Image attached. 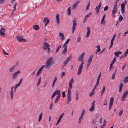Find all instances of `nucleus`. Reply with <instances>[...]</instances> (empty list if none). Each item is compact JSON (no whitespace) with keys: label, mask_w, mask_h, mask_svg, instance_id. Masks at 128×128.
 <instances>
[{"label":"nucleus","mask_w":128,"mask_h":128,"mask_svg":"<svg viewBox=\"0 0 128 128\" xmlns=\"http://www.w3.org/2000/svg\"><path fill=\"white\" fill-rule=\"evenodd\" d=\"M54 64L53 62V58L51 56L48 58L46 62L45 65H44L42 66L38 70L37 72L36 75L38 76L41 73L42 70L45 66V68L48 69H49L50 66Z\"/></svg>","instance_id":"1"},{"label":"nucleus","mask_w":128,"mask_h":128,"mask_svg":"<svg viewBox=\"0 0 128 128\" xmlns=\"http://www.w3.org/2000/svg\"><path fill=\"white\" fill-rule=\"evenodd\" d=\"M84 53L83 52L80 55L78 58V59L80 62L82 61V62L79 66V67L78 69V71L77 72V74L78 75H80L82 69L83 68V66L84 63V60H83L84 58Z\"/></svg>","instance_id":"2"},{"label":"nucleus","mask_w":128,"mask_h":128,"mask_svg":"<svg viewBox=\"0 0 128 128\" xmlns=\"http://www.w3.org/2000/svg\"><path fill=\"white\" fill-rule=\"evenodd\" d=\"M69 87L68 88L67 95V102L68 104H69L71 100L70 96L71 92L70 90L72 88V84H69Z\"/></svg>","instance_id":"3"},{"label":"nucleus","mask_w":128,"mask_h":128,"mask_svg":"<svg viewBox=\"0 0 128 128\" xmlns=\"http://www.w3.org/2000/svg\"><path fill=\"white\" fill-rule=\"evenodd\" d=\"M76 18H74L72 20L73 23V26L72 27V32L74 33V30L76 28V27L77 25V23L76 21Z\"/></svg>","instance_id":"4"},{"label":"nucleus","mask_w":128,"mask_h":128,"mask_svg":"<svg viewBox=\"0 0 128 128\" xmlns=\"http://www.w3.org/2000/svg\"><path fill=\"white\" fill-rule=\"evenodd\" d=\"M50 46V45L48 43L46 42H44L43 44L42 48L44 50H46L48 47Z\"/></svg>","instance_id":"5"},{"label":"nucleus","mask_w":128,"mask_h":128,"mask_svg":"<svg viewBox=\"0 0 128 128\" xmlns=\"http://www.w3.org/2000/svg\"><path fill=\"white\" fill-rule=\"evenodd\" d=\"M20 71L18 70L14 73L12 75V78L13 80H15L18 75L20 73Z\"/></svg>","instance_id":"6"},{"label":"nucleus","mask_w":128,"mask_h":128,"mask_svg":"<svg viewBox=\"0 0 128 128\" xmlns=\"http://www.w3.org/2000/svg\"><path fill=\"white\" fill-rule=\"evenodd\" d=\"M114 100V98L113 97H111L110 98V103L109 104V110H110L112 108V107L113 103V101Z\"/></svg>","instance_id":"7"},{"label":"nucleus","mask_w":128,"mask_h":128,"mask_svg":"<svg viewBox=\"0 0 128 128\" xmlns=\"http://www.w3.org/2000/svg\"><path fill=\"white\" fill-rule=\"evenodd\" d=\"M6 29L4 28H1L0 30V34L1 36H4L6 34L5 31Z\"/></svg>","instance_id":"8"},{"label":"nucleus","mask_w":128,"mask_h":128,"mask_svg":"<svg viewBox=\"0 0 128 128\" xmlns=\"http://www.w3.org/2000/svg\"><path fill=\"white\" fill-rule=\"evenodd\" d=\"M16 38L20 42H26V40L22 36H16Z\"/></svg>","instance_id":"9"},{"label":"nucleus","mask_w":128,"mask_h":128,"mask_svg":"<svg viewBox=\"0 0 128 128\" xmlns=\"http://www.w3.org/2000/svg\"><path fill=\"white\" fill-rule=\"evenodd\" d=\"M128 94V91H126L123 94L122 97V101H123L124 100L125 98L127 96V95Z\"/></svg>","instance_id":"10"},{"label":"nucleus","mask_w":128,"mask_h":128,"mask_svg":"<svg viewBox=\"0 0 128 128\" xmlns=\"http://www.w3.org/2000/svg\"><path fill=\"white\" fill-rule=\"evenodd\" d=\"M50 20L47 17L44 19L43 22L45 24V26H46L47 24L49 22Z\"/></svg>","instance_id":"11"},{"label":"nucleus","mask_w":128,"mask_h":128,"mask_svg":"<svg viewBox=\"0 0 128 128\" xmlns=\"http://www.w3.org/2000/svg\"><path fill=\"white\" fill-rule=\"evenodd\" d=\"M101 2H100L98 5V6L96 7L95 8L96 12L97 14H98L99 13V10L101 6Z\"/></svg>","instance_id":"12"},{"label":"nucleus","mask_w":128,"mask_h":128,"mask_svg":"<svg viewBox=\"0 0 128 128\" xmlns=\"http://www.w3.org/2000/svg\"><path fill=\"white\" fill-rule=\"evenodd\" d=\"M116 34H115L113 36V37H112V40H111V42H110L111 44H110V46L109 47V49H110V48L112 47V46L113 45V42L115 39V38L116 37Z\"/></svg>","instance_id":"13"},{"label":"nucleus","mask_w":128,"mask_h":128,"mask_svg":"<svg viewBox=\"0 0 128 128\" xmlns=\"http://www.w3.org/2000/svg\"><path fill=\"white\" fill-rule=\"evenodd\" d=\"M14 88V86H12L11 88V90L10 92V94L11 96V99H12L13 98V89Z\"/></svg>","instance_id":"14"},{"label":"nucleus","mask_w":128,"mask_h":128,"mask_svg":"<svg viewBox=\"0 0 128 128\" xmlns=\"http://www.w3.org/2000/svg\"><path fill=\"white\" fill-rule=\"evenodd\" d=\"M56 21L58 24H59L60 23V18L58 14H57L56 15Z\"/></svg>","instance_id":"15"},{"label":"nucleus","mask_w":128,"mask_h":128,"mask_svg":"<svg viewBox=\"0 0 128 128\" xmlns=\"http://www.w3.org/2000/svg\"><path fill=\"white\" fill-rule=\"evenodd\" d=\"M33 28L34 30H39L40 28L37 25H33Z\"/></svg>","instance_id":"16"},{"label":"nucleus","mask_w":128,"mask_h":128,"mask_svg":"<svg viewBox=\"0 0 128 128\" xmlns=\"http://www.w3.org/2000/svg\"><path fill=\"white\" fill-rule=\"evenodd\" d=\"M59 35L60 36V39L62 40L64 39V36L63 34L61 32H60Z\"/></svg>","instance_id":"17"},{"label":"nucleus","mask_w":128,"mask_h":128,"mask_svg":"<svg viewBox=\"0 0 128 128\" xmlns=\"http://www.w3.org/2000/svg\"><path fill=\"white\" fill-rule=\"evenodd\" d=\"M92 57L93 56L92 55L90 56L89 58L88 59L87 62L91 63Z\"/></svg>","instance_id":"18"},{"label":"nucleus","mask_w":128,"mask_h":128,"mask_svg":"<svg viewBox=\"0 0 128 128\" xmlns=\"http://www.w3.org/2000/svg\"><path fill=\"white\" fill-rule=\"evenodd\" d=\"M122 53V52L120 51H118L114 52L115 55L117 57H118L119 54Z\"/></svg>","instance_id":"19"},{"label":"nucleus","mask_w":128,"mask_h":128,"mask_svg":"<svg viewBox=\"0 0 128 128\" xmlns=\"http://www.w3.org/2000/svg\"><path fill=\"white\" fill-rule=\"evenodd\" d=\"M96 47L98 48L96 51V54H97L98 52H99L100 51V46H96Z\"/></svg>","instance_id":"20"},{"label":"nucleus","mask_w":128,"mask_h":128,"mask_svg":"<svg viewBox=\"0 0 128 128\" xmlns=\"http://www.w3.org/2000/svg\"><path fill=\"white\" fill-rule=\"evenodd\" d=\"M123 86V84L121 83L120 84V87H119V92H121L122 91V88Z\"/></svg>","instance_id":"21"},{"label":"nucleus","mask_w":128,"mask_h":128,"mask_svg":"<svg viewBox=\"0 0 128 128\" xmlns=\"http://www.w3.org/2000/svg\"><path fill=\"white\" fill-rule=\"evenodd\" d=\"M79 2V1L78 2H76L75 4H74L72 6V9H75L76 8V7L77 6V4L78 2Z\"/></svg>","instance_id":"22"},{"label":"nucleus","mask_w":128,"mask_h":128,"mask_svg":"<svg viewBox=\"0 0 128 128\" xmlns=\"http://www.w3.org/2000/svg\"><path fill=\"white\" fill-rule=\"evenodd\" d=\"M60 90H56L54 92L55 94H57L58 95H60Z\"/></svg>","instance_id":"23"},{"label":"nucleus","mask_w":128,"mask_h":128,"mask_svg":"<svg viewBox=\"0 0 128 128\" xmlns=\"http://www.w3.org/2000/svg\"><path fill=\"white\" fill-rule=\"evenodd\" d=\"M71 7H69L67 10V14L68 15H70V14L71 13V10L70 9Z\"/></svg>","instance_id":"24"},{"label":"nucleus","mask_w":128,"mask_h":128,"mask_svg":"<svg viewBox=\"0 0 128 128\" xmlns=\"http://www.w3.org/2000/svg\"><path fill=\"white\" fill-rule=\"evenodd\" d=\"M117 11L116 8L115 7H114L113 10L112 11V15H113L114 14L115 12Z\"/></svg>","instance_id":"25"},{"label":"nucleus","mask_w":128,"mask_h":128,"mask_svg":"<svg viewBox=\"0 0 128 128\" xmlns=\"http://www.w3.org/2000/svg\"><path fill=\"white\" fill-rule=\"evenodd\" d=\"M67 45H66L64 47V49L62 52V53L63 54H64L67 51Z\"/></svg>","instance_id":"26"},{"label":"nucleus","mask_w":128,"mask_h":128,"mask_svg":"<svg viewBox=\"0 0 128 128\" xmlns=\"http://www.w3.org/2000/svg\"><path fill=\"white\" fill-rule=\"evenodd\" d=\"M60 95H58L56 97V98L55 100L54 103H56L58 100L60 98Z\"/></svg>","instance_id":"27"},{"label":"nucleus","mask_w":128,"mask_h":128,"mask_svg":"<svg viewBox=\"0 0 128 128\" xmlns=\"http://www.w3.org/2000/svg\"><path fill=\"white\" fill-rule=\"evenodd\" d=\"M16 66H12V68H11L9 70V71L10 72H12L14 70L15 67Z\"/></svg>","instance_id":"28"},{"label":"nucleus","mask_w":128,"mask_h":128,"mask_svg":"<svg viewBox=\"0 0 128 128\" xmlns=\"http://www.w3.org/2000/svg\"><path fill=\"white\" fill-rule=\"evenodd\" d=\"M128 82V76L125 77L124 80V82L126 83Z\"/></svg>","instance_id":"29"},{"label":"nucleus","mask_w":128,"mask_h":128,"mask_svg":"<svg viewBox=\"0 0 128 128\" xmlns=\"http://www.w3.org/2000/svg\"><path fill=\"white\" fill-rule=\"evenodd\" d=\"M57 78H56V77H55L54 78V80L53 82L52 85V87H53L54 86V84H55V82H56L57 80Z\"/></svg>","instance_id":"30"},{"label":"nucleus","mask_w":128,"mask_h":128,"mask_svg":"<svg viewBox=\"0 0 128 128\" xmlns=\"http://www.w3.org/2000/svg\"><path fill=\"white\" fill-rule=\"evenodd\" d=\"M92 14L91 12L90 13L87 15H86L84 17V18H86L87 19V18L88 17H90L91 15Z\"/></svg>","instance_id":"31"},{"label":"nucleus","mask_w":128,"mask_h":128,"mask_svg":"<svg viewBox=\"0 0 128 128\" xmlns=\"http://www.w3.org/2000/svg\"><path fill=\"white\" fill-rule=\"evenodd\" d=\"M42 112L40 114L39 116V118L38 119V121L39 122H40V120H41L42 118Z\"/></svg>","instance_id":"32"},{"label":"nucleus","mask_w":128,"mask_h":128,"mask_svg":"<svg viewBox=\"0 0 128 128\" xmlns=\"http://www.w3.org/2000/svg\"><path fill=\"white\" fill-rule=\"evenodd\" d=\"M70 40L68 39L67 40L66 42L64 44L62 48L65 47L66 44H67L69 42Z\"/></svg>","instance_id":"33"},{"label":"nucleus","mask_w":128,"mask_h":128,"mask_svg":"<svg viewBox=\"0 0 128 128\" xmlns=\"http://www.w3.org/2000/svg\"><path fill=\"white\" fill-rule=\"evenodd\" d=\"M105 86H104L103 87V88L102 89V90L101 93V96H102L104 94V92L105 91Z\"/></svg>","instance_id":"34"},{"label":"nucleus","mask_w":128,"mask_h":128,"mask_svg":"<svg viewBox=\"0 0 128 128\" xmlns=\"http://www.w3.org/2000/svg\"><path fill=\"white\" fill-rule=\"evenodd\" d=\"M94 90H92L91 92H90L89 94V96H90L91 97L94 94Z\"/></svg>","instance_id":"35"},{"label":"nucleus","mask_w":128,"mask_h":128,"mask_svg":"<svg viewBox=\"0 0 128 128\" xmlns=\"http://www.w3.org/2000/svg\"><path fill=\"white\" fill-rule=\"evenodd\" d=\"M123 19V17L122 15H120L119 17L118 20L119 21H121Z\"/></svg>","instance_id":"36"},{"label":"nucleus","mask_w":128,"mask_h":128,"mask_svg":"<svg viewBox=\"0 0 128 128\" xmlns=\"http://www.w3.org/2000/svg\"><path fill=\"white\" fill-rule=\"evenodd\" d=\"M85 112V111L84 110H82V112L81 114V115L80 118H82L83 116L84 115Z\"/></svg>","instance_id":"37"},{"label":"nucleus","mask_w":128,"mask_h":128,"mask_svg":"<svg viewBox=\"0 0 128 128\" xmlns=\"http://www.w3.org/2000/svg\"><path fill=\"white\" fill-rule=\"evenodd\" d=\"M61 46L60 45L58 46L56 49V52H57L59 50L61 47Z\"/></svg>","instance_id":"38"},{"label":"nucleus","mask_w":128,"mask_h":128,"mask_svg":"<svg viewBox=\"0 0 128 128\" xmlns=\"http://www.w3.org/2000/svg\"><path fill=\"white\" fill-rule=\"evenodd\" d=\"M74 82V79L72 78L70 80V82H69V84H72Z\"/></svg>","instance_id":"39"},{"label":"nucleus","mask_w":128,"mask_h":128,"mask_svg":"<svg viewBox=\"0 0 128 128\" xmlns=\"http://www.w3.org/2000/svg\"><path fill=\"white\" fill-rule=\"evenodd\" d=\"M113 64L111 63L110 65V70H111V69L112 68H113L114 67L113 66Z\"/></svg>","instance_id":"40"},{"label":"nucleus","mask_w":128,"mask_h":128,"mask_svg":"<svg viewBox=\"0 0 128 128\" xmlns=\"http://www.w3.org/2000/svg\"><path fill=\"white\" fill-rule=\"evenodd\" d=\"M116 74H115V73H113V74L112 77V79L113 80L114 79L115 76Z\"/></svg>","instance_id":"41"},{"label":"nucleus","mask_w":128,"mask_h":128,"mask_svg":"<svg viewBox=\"0 0 128 128\" xmlns=\"http://www.w3.org/2000/svg\"><path fill=\"white\" fill-rule=\"evenodd\" d=\"M17 5V3H16L14 7V11H15L16 9V7Z\"/></svg>","instance_id":"42"},{"label":"nucleus","mask_w":128,"mask_h":128,"mask_svg":"<svg viewBox=\"0 0 128 128\" xmlns=\"http://www.w3.org/2000/svg\"><path fill=\"white\" fill-rule=\"evenodd\" d=\"M53 104L52 103V102L51 103V104H50V107L49 109L50 110H51L52 109V106H53Z\"/></svg>","instance_id":"43"},{"label":"nucleus","mask_w":128,"mask_h":128,"mask_svg":"<svg viewBox=\"0 0 128 128\" xmlns=\"http://www.w3.org/2000/svg\"><path fill=\"white\" fill-rule=\"evenodd\" d=\"M125 4H124V3L123 2L121 5V8H125Z\"/></svg>","instance_id":"44"},{"label":"nucleus","mask_w":128,"mask_h":128,"mask_svg":"<svg viewBox=\"0 0 128 128\" xmlns=\"http://www.w3.org/2000/svg\"><path fill=\"white\" fill-rule=\"evenodd\" d=\"M94 103H95V101H94L92 104V106L91 107L94 108Z\"/></svg>","instance_id":"45"},{"label":"nucleus","mask_w":128,"mask_h":128,"mask_svg":"<svg viewBox=\"0 0 128 128\" xmlns=\"http://www.w3.org/2000/svg\"><path fill=\"white\" fill-rule=\"evenodd\" d=\"M108 6H106L104 8V11L107 10L108 9Z\"/></svg>","instance_id":"46"},{"label":"nucleus","mask_w":128,"mask_h":128,"mask_svg":"<svg viewBox=\"0 0 128 128\" xmlns=\"http://www.w3.org/2000/svg\"><path fill=\"white\" fill-rule=\"evenodd\" d=\"M62 97L64 98L66 96L65 94V92L64 91L62 93Z\"/></svg>","instance_id":"47"},{"label":"nucleus","mask_w":128,"mask_h":128,"mask_svg":"<svg viewBox=\"0 0 128 128\" xmlns=\"http://www.w3.org/2000/svg\"><path fill=\"white\" fill-rule=\"evenodd\" d=\"M91 64V63L87 62V64L86 66V68H88L89 66Z\"/></svg>","instance_id":"48"},{"label":"nucleus","mask_w":128,"mask_h":128,"mask_svg":"<svg viewBox=\"0 0 128 128\" xmlns=\"http://www.w3.org/2000/svg\"><path fill=\"white\" fill-rule=\"evenodd\" d=\"M124 8H121V10L122 11V13L123 14L124 12Z\"/></svg>","instance_id":"49"},{"label":"nucleus","mask_w":128,"mask_h":128,"mask_svg":"<svg viewBox=\"0 0 128 128\" xmlns=\"http://www.w3.org/2000/svg\"><path fill=\"white\" fill-rule=\"evenodd\" d=\"M107 104V100L106 99H105L104 100V105H106Z\"/></svg>","instance_id":"50"},{"label":"nucleus","mask_w":128,"mask_h":128,"mask_svg":"<svg viewBox=\"0 0 128 128\" xmlns=\"http://www.w3.org/2000/svg\"><path fill=\"white\" fill-rule=\"evenodd\" d=\"M116 61V57H114L112 63L114 64V62Z\"/></svg>","instance_id":"51"},{"label":"nucleus","mask_w":128,"mask_h":128,"mask_svg":"<svg viewBox=\"0 0 128 128\" xmlns=\"http://www.w3.org/2000/svg\"><path fill=\"white\" fill-rule=\"evenodd\" d=\"M106 119H105L103 122V124L102 125H104V126H106Z\"/></svg>","instance_id":"52"},{"label":"nucleus","mask_w":128,"mask_h":128,"mask_svg":"<svg viewBox=\"0 0 128 128\" xmlns=\"http://www.w3.org/2000/svg\"><path fill=\"white\" fill-rule=\"evenodd\" d=\"M64 75H65L64 72H62V74H61V78H62Z\"/></svg>","instance_id":"53"},{"label":"nucleus","mask_w":128,"mask_h":128,"mask_svg":"<svg viewBox=\"0 0 128 128\" xmlns=\"http://www.w3.org/2000/svg\"><path fill=\"white\" fill-rule=\"evenodd\" d=\"M90 34V32H86V37H88L89 36Z\"/></svg>","instance_id":"54"},{"label":"nucleus","mask_w":128,"mask_h":128,"mask_svg":"<svg viewBox=\"0 0 128 128\" xmlns=\"http://www.w3.org/2000/svg\"><path fill=\"white\" fill-rule=\"evenodd\" d=\"M123 112V111L122 110H120L119 112V116H120L122 114Z\"/></svg>","instance_id":"55"},{"label":"nucleus","mask_w":128,"mask_h":128,"mask_svg":"<svg viewBox=\"0 0 128 128\" xmlns=\"http://www.w3.org/2000/svg\"><path fill=\"white\" fill-rule=\"evenodd\" d=\"M90 5H89V4H88L87 6H86V10H87L89 8V6H90Z\"/></svg>","instance_id":"56"},{"label":"nucleus","mask_w":128,"mask_h":128,"mask_svg":"<svg viewBox=\"0 0 128 128\" xmlns=\"http://www.w3.org/2000/svg\"><path fill=\"white\" fill-rule=\"evenodd\" d=\"M71 57V56H70L68 57L67 58V60H66V61H68V62H69L70 61V58Z\"/></svg>","instance_id":"57"},{"label":"nucleus","mask_w":128,"mask_h":128,"mask_svg":"<svg viewBox=\"0 0 128 128\" xmlns=\"http://www.w3.org/2000/svg\"><path fill=\"white\" fill-rule=\"evenodd\" d=\"M68 61H66V60L64 62V66H65L67 64H68Z\"/></svg>","instance_id":"58"},{"label":"nucleus","mask_w":128,"mask_h":128,"mask_svg":"<svg viewBox=\"0 0 128 128\" xmlns=\"http://www.w3.org/2000/svg\"><path fill=\"white\" fill-rule=\"evenodd\" d=\"M87 32H90V29L89 27H88L87 28Z\"/></svg>","instance_id":"59"},{"label":"nucleus","mask_w":128,"mask_h":128,"mask_svg":"<svg viewBox=\"0 0 128 128\" xmlns=\"http://www.w3.org/2000/svg\"><path fill=\"white\" fill-rule=\"evenodd\" d=\"M94 108L91 107V108L90 109L89 111L90 112H92V111L93 110H94Z\"/></svg>","instance_id":"60"},{"label":"nucleus","mask_w":128,"mask_h":128,"mask_svg":"<svg viewBox=\"0 0 128 128\" xmlns=\"http://www.w3.org/2000/svg\"><path fill=\"white\" fill-rule=\"evenodd\" d=\"M81 40V37L80 36H79L78 37V38H77V42H80V40Z\"/></svg>","instance_id":"61"},{"label":"nucleus","mask_w":128,"mask_h":128,"mask_svg":"<svg viewBox=\"0 0 128 128\" xmlns=\"http://www.w3.org/2000/svg\"><path fill=\"white\" fill-rule=\"evenodd\" d=\"M99 81L97 80V82L96 83V88H97V87L98 86V85L99 84Z\"/></svg>","instance_id":"62"},{"label":"nucleus","mask_w":128,"mask_h":128,"mask_svg":"<svg viewBox=\"0 0 128 128\" xmlns=\"http://www.w3.org/2000/svg\"><path fill=\"white\" fill-rule=\"evenodd\" d=\"M4 1V0H0V4H2Z\"/></svg>","instance_id":"63"},{"label":"nucleus","mask_w":128,"mask_h":128,"mask_svg":"<svg viewBox=\"0 0 128 128\" xmlns=\"http://www.w3.org/2000/svg\"><path fill=\"white\" fill-rule=\"evenodd\" d=\"M20 84H19L18 83V84H16V86H15V87H16L17 88L20 85Z\"/></svg>","instance_id":"64"}]
</instances>
